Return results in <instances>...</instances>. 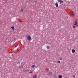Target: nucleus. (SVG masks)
I'll list each match as a JSON object with an SVG mask.
<instances>
[{"label":"nucleus","mask_w":78,"mask_h":78,"mask_svg":"<svg viewBox=\"0 0 78 78\" xmlns=\"http://www.w3.org/2000/svg\"><path fill=\"white\" fill-rule=\"evenodd\" d=\"M29 34H27L26 35V36H28L27 37V40L29 41H30L31 40V37L30 36H29Z\"/></svg>","instance_id":"obj_1"},{"label":"nucleus","mask_w":78,"mask_h":78,"mask_svg":"<svg viewBox=\"0 0 78 78\" xmlns=\"http://www.w3.org/2000/svg\"><path fill=\"white\" fill-rule=\"evenodd\" d=\"M71 16H75V13H74L73 12L71 11L70 12Z\"/></svg>","instance_id":"obj_2"},{"label":"nucleus","mask_w":78,"mask_h":78,"mask_svg":"<svg viewBox=\"0 0 78 78\" xmlns=\"http://www.w3.org/2000/svg\"><path fill=\"white\" fill-rule=\"evenodd\" d=\"M36 67V66L34 65H32L31 66V67L32 68H34V67Z\"/></svg>","instance_id":"obj_3"},{"label":"nucleus","mask_w":78,"mask_h":78,"mask_svg":"<svg viewBox=\"0 0 78 78\" xmlns=\"http://www.w3.org/2000/svg\"><path fill=\"white\" fill-rule=\"evenodd\" d=\"M33 78H37V75H36V74L34 75V76H33Z\"/></svg>","instance_id":"obj_4"},{"label":"nucleus","mask_w":78,"mask_h":78,"mask_svg":"<svg viewBox=\"0 0 78 78\" xmlns=\"http://www.w3.org/2000/svg\"><path fill=\"white\" fill-rule=\"evenodd\" d=\"M21 12H24L25 10L24 9H21Z\"/></svg>","instance_id":"obj_5"},{"label":"nucleus","mask_w":78,"mask_h":78,"mask_svg":"<svg viewBox=\"0 0 78 78\" xmlns=\"http://www.w3.org/2000/svg\"><path fill=\"white\" fill-rule=\"evenodd\" d=\"M48 75H52V73H51V72L49 73Z\"/></svg>","instance_id":"obj_6"},{"label":"nucleus","mask_w":78,"mask_h":78,"mask_svg":"<svg viewBox=\"0 0 78 78\" xmlns=\"http://www.w3.org/2000/svg\"><path fill=\"white\" fill-rule=\"evenodd\" d=\"M72 53H74L75 52V50L74 49H72Z\"/></svg>","instance_id":"obj_7"},{"label":"nucleus","mask_w":78,"mask_h":78,"mask_svg":"<svg viewBox=\"0 0 78 78\" xmlns=\"http://www.w3.org/2000/svg\"><path fill=\"white\" fill-rule=\"evenodd\" d=\"M74 25H77V22H74Z\"/></svg>","instance_id":"obj_8"},{"label":"nucleus","mask_w":78,"mask_h":78,"mask_svg":"<svg viewBox=\"0 0 78 78\" xmlns=\"http://www.w3.org/2000/svg\"><path fill=\"white\" fill-rule=\"evenodd\" d=\"M11 28H12V29L13 31H14V27H11Z\"/></svg>","instance_id":"obj_9"},{"label":"nucleus","mask_w":78,"mask_h":78,"mask_svg":"<svg viewBox=\"0 0 78 78\" xmlns=\"http://www.w3.org/2000/svg\"><path fill=\"white\" fill-rule=\"evenodd\" d=\"M55 6L56 7H58V4L57 3H55Z\"/></svg>","instance_id":"obj_10"},{"label":"nucleus","mask_w":78,"mask_h":78,"mask_svg":"<svg viewBox=\"0 0 78 78\" xmlns=\"http://www.w3.org/2000/svg\"><path fill=\"white\" fill-rule=\"evenodd\" d=\"M57 77H58V76H56V75H55L54 76V78H57Z\"/></svg>","instance_id":"obj_11"},{"label":"nucleus","mask_w":78,"mask_h":78,"mask_svg":"<svg viewBox=\"0 0 78 78\" xmlns=\"http://www.w3.org/2000/svg\"><path fill=\"white\" fill-rule=\"evenodd\" d=\"M47 49H49L50 48V46H47Z\"/></svg>","instance_id":"obj_12"},{"label":"nucleus","mask_w":78,"mask_h":78,"mask_svg":"<svg viewBox=\"0 0 78 78\" xmlns=\"http://www.w3.org/2000/svg\"><path fill=\"white\" fill-rule=\"evenodd\" d=\"M58 78H62V76L59 75V76H58Z\"/></svg>","instance_id":"obj_13"},{"label":"nucleus","mask_w":78,"mask_h":78,"mask_svg":"<svg viewBox=\"0 0 78 78\" xmlns=\"http://www.w3.org/2000/svg\"><path fill=\"white\" fill-rule=\"evenodd\" d=\"M57 62L58 64H59V63H60V61L58 60V61H57Z\"/></svg>","instance_id":"obj_14"},{"label":"nucleus","mask_w":78,"mask_h":78,"mask_svg":"<svg viewBox=\"0 0 78 78\" xmlns=\"http://www.w3.org/2000/svg\"><path fill=\"white\" fill-rule=\"evenodd\" d=\"M60 4H61L63 3V1H62L61 2H60Z\"/></svg>","instance_id":"obj_15"},{"label":"nucleus","mask_w":78,"mask_h":78,"mask_svg":"<svg viewBox=\"0 0 78 78\" xmlns=\"http://www.w3.org/2000/svg\"><path fill=\"white\" fill-rule=\"evenodd\" d=\"M58 2H60L62 1V0H58Z\"/></svg>","instance_id":"obj_16"},{"label":"nucleus","mask_w":78,"mask_h":78,"mask_svg":"<svg viewBox=\"0 0 78 78\" xmlns=\"http://www.w3.org/2000/svg\"><path fill=\"white\" fill-rule=\"evenodd\" d=\"M15 41H16L15 40H13L12 41L13 42H15Z\"/></svg>","instance_id":"obj_17"},{"label":"nucleus","mask_w":78,"mask_h":78,"mask_svg":"<svg viewBox=\"0 0 78 78\" xmlns=\"http://www.w3.org/2000/svg\"><path fill=\"white\" fill-rule=\"evenodd\" d=\"M20 61H18V62H17L18 64H20Z\"/></svg>","instance_id":"obj_18"},{"label":"nucleus","mask_w":78,"mask_h":78,"mask_svg":"<svg viewBox=\"0 0 78 78\" xmlns=\"http://www.w3.org/2000/svg\"><path fill=\"white\" fill-rule=\"evenodd\" d=\"M17 46H18V44H16V45L15 46V48H16L17 47Z\"/></svg>","instance_id":"obj_19"},{"label":"nucleus","mask_w":78,"mask_h":78,"mask_svg":"<svg viewBox=\"0 0 78 78\" xmlns=\"http://www.w3.org/2000/svg\"><path fill=\"white\" fill-rule=\"evenodd\" d=\"M60 60H62V58H60Z\"/></svg>","instance_id":"obj_20"},{"label":"nucleus","mask_w":78,"mask_h":78,"mask_svg":"<svg viewBox=\"0 0 78 78\" xmlns=\"http://www.w3.org/2000/svg\"><path fill=\"white\" fill-rule=\"evenodd\" d=\"M76 25V27H78V25Z\"/></svg>","instance_id":"obj_21"},{"label":"nucleus","mask_w":78,"mask_h":78,"mask_svg":"<svg viewBox=\"0 0 78 78\" xmlns=\"http://www.w3.org/2000/svg\"><path fill=\"white\" fill-rule=\"evenodd\" d=\"M20 50V49H17V51H19Z\"/></svg>","instance_id":"obj_22"},{"label":"nucleus","mask_w":78,"mask_h":78,"mask_svg":"<svg viewBox=\"0 0 78 78\" xmlns=\"http://www.w3.org/2000/svg\"><path fill=\"white\" fill-rule=\"evenodd\" d=\"M75 27H76V26H73V27L74 28H75Z\"/></svg>","instance_id":"obj_23"},{"label":"nucleus","mask_w":78,"mask_h":78,"mask_svg":"<svg viewBox=\"0 0 78 78\" xmlns=\"http://www.w3.org/2000/svg\"><path fill=\"white\" fill-rule=\"evenodd\" d=\"M11 56H14V55H13V54H12L11 55Z\"/></svg>","instance_id":"obj_24"},{"label":"nucleus","mask_w":78,"mask_h":78,"mask_svg":"<svg viewBox=\"0 0 78 78\" xmlns=\"http://www.w3.org/2000/svg\"><path fill=\"white\" fill-rule=\"evenodd\" d=\"M29 70H29V69H27V72H28V71H29Z\"/></svg>","instance_id":"obj_25"},{"label":"nucleus","mask_w":78,"mask_h":78,"mask_svg":"<svg viewBox=\"0 0 78 78\" xmlns=\"http://www.w3.org/2000/svg\"><path fill=\"white\" fill-rule=\"evenodd\" d=\"M32 71H31L30 72H29V73H32Z\"/></svg>","instance_id":"obj_26"},{"label":"nucleus","mask_w":78,"mask_h":78,"mask_svg":"<svg viewBox=\"0 0 78 78\" xmlns=\"http://www.w3.org/2000/svg\"><path fill=\"white\" fill-rule=\"evenodd\" d=\"M5 1H6V2H7V1H8V0H5Z\"/></svg>","instance_id":"obj_27"},{"label":"nucleus","mask_w":78,"mask_h":78,"mask_svg":"<svg viewBox=\"0 0 78 78\" xmlns=\"http://www.w3.org/2000/svg\"><path fill=\"white\" fill-rule=\"evenodd\" d=\"M75 22H77V20H75Z\"/></svg>","instance_id":"obj_28"},{"label":"nucleus","mask_w":78,"mask_h":78,"mask_svg":"<svg viewBox=\"0 0 78 78\" xmlns=\"http://www.w3.org/2000/svg\"><path fill=\"white\" fill-rule=\"evenodd\" d=\"M67 49L68 50H69V48H68Z\"/></svg>","instance_id":"obj_29"},{"label":"nucleus","mask_w":78,"mask_h":78,"mask_svg":"<svg viewBox=\"0 0 78 78\" xmlns=\"http://www.w3.org/2000/svg\"><path fill=\"white\" fill-rule=\"evenodd\" d=\"M20 22H22V21H20Z\"/></svg>","instance_id":"obj_30"},{"label":"nucleus","mask_w":78,"mask_h":78,"mask_svg":"<svg viewBox=\"0 0 78 78\" xmlns=\"http://www.w3.org/2000/svg\"><path fill=\"white\" fill-rule=\"evenodd\" d=\"M35 3H36V1H35Z\"/></svg>","instance_id":"obj_31"},{"label":"nucleus","mask_w":78,"mask_h":78,"mask_svg":"<svg viewBox=\"0 0 78 78\" xmlns=\"http://www.w3.org/2000/svg\"><path fill=\"white\" fill-rule=\"evenodd\" d=\"M19 69H20V68H19Z\"/></svg>","instance_id":"obj_32"}]
</instances>
